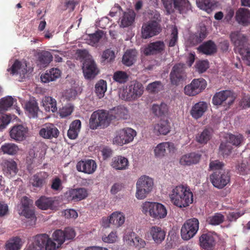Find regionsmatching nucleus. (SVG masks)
I'll use <instances>...</instances> for the list:
<instances>
[{"label": "nucleus", "mask_w": 250, "mask_h": 250, "mask_svg": "<svg viewBox=\"0 0 250 250\" xmlns=\"http://www.w3.org/2000/svg\"><path fill=\"white\" fill-rule=\"evenodd\" d=\"M171 202L179 208H186L193 201V195L190 188H173L169 194Z\"/></svg>", "instance_id": "obj_1"}, {"label": "nucleus", "mask_w": 250, "mask_h": 250, "mask_svg": "<svg viewBox=\"0 0 250 250\" xmlns=\"http://www.w3.org/2000/svg\"><path fill=\"white\" fill-rule=\"evenodd\" d=\"M56 245L52 238L46 233L39 234L33 237L31 243L26 250H55Z\"/></svg>", "instance_id": "obj_2"}, {"label": "nucleus", "mask_w": 250, "mask_h": 250, "mask_svg": "<svg viewBox=\"0 0 250 250\" xmlns=\"http://www.w3.org/2000/svg\"><path fill=\"white\" fill-rule=\"evenodd\" d=\"M144 93L143 84L136 81H132L124 88L120 93V97L125 101H130L137 99Z\"/></svg>", "instance_id": "obj_3"}, {"label": "nucleus", "mask_w": 250, "mask_h": 250, "mask_svg": "<svg viewBox=\"0 0 250 250\" xmlns=\"http://www.w3.org/2000/svg\"><path fill=\"white\" fill-rule=\"evenodd\" d=\"M142 208V211L144 214H148L155 219L164 218L167 215L166 207L161 203L146 202L143 204Z\"/></svg>", "instance_id": "obj_4"}, {"label": "nucleus", "mask_w": 250, "mask_h": 250, "mask_svg": "<svg viewBox=\"0 0 250 250\" xmlns=\"http://www.w3.org/2000/svg\"><path fill=\"white\" fill-rule=\"evenodd\" d=\"M109 123L108 113L104 110H98L91 115L89 126L92 130L104 129L107 127Z\"/></svg>", "instance_id": "obj_5"}, {"label": "nucleus", "mask_w": 250, "mask_h": 250, "mask_svg": "<svg viewBox=\"0 0 250 250\" xmlns=\"http://www.w3.org/2000/svg\"><path fill=\"white\" fill-rule=\"evenodd\" d=\"M186 66L184 63H178L174 65L169 74V80L173 85L183 84L187 79Z\"/></svg>", "instance_id": "obj_6"}, {"label": "nucleus", "mask_w": 250, "mask_h": 250, "mask_svg": "<svg viewBox=\"0 0 250 250\" xmlns=\"http://www.w3.org/2000/svg\"><path fill=\"white\" fill-rule=\"evenodd\" d=\"M136 135V131L131 128L120 129L115 132L113 142L114 144L122 146L132 142Z\"/></svg>", "instance_id": "obj_7"}, {"label": "nucleus", "mask_w": 250, "mask_h": 250, "mask_svg": "<svg viewBox=\"0 0 250 250\" xmlns=\"http://www.w3.org/2000/svg\"><path fill=\"white\" fill-rule=\"evenodd\" d=\"M167 13L170 14L173 11V7L181 14L192 11L191 5L188 0H162Z\"/></svg>", "instance_id": "obj_8"}, {"label": "nucleus", "mask_w": 250, "mask_h": 250, "mask_svg": "<svg viewBox=\"0 0 250 250\" xmlns=\"http://www.w3.org/2000/svg\"><path fill=\"white\" fill-rule=\"evenodd\" d=\"M199 221L195 218L187 220L181 227V238L186 241L193 238L199 229Z\"/></svg>", "instance_id": "obj_9"}, {"label": "nucleus", "mask_w": 250, "mask_h": 250, "mask_svg": "<svg viewBox=\"0 0 250 250\" xmlns=\"http://www.w3.org/2000/svg\"><path fill=\"white\" fill-rule=\"evenodd\" d=\"M207 85V82L203 78L194 79L184 87L185 94L189 96H195L202 92Z\"/></svg>", "instance_id": "obj_10"}, {"label": "nucleus", "mask_w": 250, "mask_h": 250, "mask_svg": "<svg viewBox=\"0 0 250 250\" xmlns=\"http://www.w3.org/2000/svg\"><path fill=\"white\" fill-rule=\"evenodd\" d=\"M162 31L160 23L157 21H149L142 26V34L144 39H148L158 35Z\"/></svg>", "instance_id": "obj_11"}, {"label": "nucleus", "mask_w": 250, "mask_h": 250, "mask_svg": "<svg viewBox=\"0 0 250 250\" xmlns=\"http://www.w3.org/2000/svg\"><path fill=\"white\" fill-rule=\"evenodd\" d=\"M212 103L215 105H220L224 103L228 105L231 104L234 101V97L233 93L229 90H223L215 94L212 98Z\"/></svg>", "instance_id": "obj_12"}, {"label": "nucleus", "mask_w": 250, "mask_h": 250, "mask_svg": "<svg viewBox=\"0 0 250 250\" xmlns=\"http://www.w3.org/2000/svg\"><path fill=\"white\" fill-rule=\"evenodd\" d=\"M229 38L235 47V52H238L248 45L246 36L240 31H236L231 32Z\"/></svg>", "instance_id": "obj_13"}, {"label": "nucleus", "mask_w": 250, "mask_h": 250, "mask_svg": "<svg viewBox=\"0 0 250 250\" xmlns=\"http://www.w3.org/2000/svg\"><path fill=\"white\" fill-rule=\"evenodd\" d=\"M83 70L84 77L87 79L94 78L99 72L95 62L91 58L85 59L83 62Z\"/></svg>", "instance_id": "obj_14"}, {"label": "nucleus", "mask_w": 250, "mask_h": 250, "mask_svg": "<svg viewBox=\"0 0 250 250\" xmlns=\"http://www.w3.org/2000/svg\"><path fill=\"white\" fill-rule=\"evenodd\" d=\"M28 128L25 125H15L10 131V136L16 142H21L26 139L28 135Z\"/></svg>", "instance_id": "obj_15"}, {"label": "nucleus", "mask_w": 250, "mask_h": 250, "mask_svg": "<svg viewBox=\"0 0 250 250\" xmlns=\"http://www.w3.org/2000/svg\"><path fill=\"white\" fill-rule=\"evenodd\" d=\"M211 182L215 188H224L229 182L230 176L228 172L215 171L210 176Z\"/></svg>", "instance_id": "obj_16"}, {"label": "nucleus", "mask_w": 250, "mask_h": 250, "mask_svg": "<svg viewBox=\"0 0 250 250\" xmlns=\"http://www.w3.org/2000/svg\"><path fill=\"white\" fill-rule=\"evenodd\" d=\"M165 49V44L163 41H158L150 42L144 49V53L146 56L162 54Z\"/></svg>", "instance_id": "obj_17"}, {"label": "nucleus", "mask_w": 250, "mask_h": 250, "mask_svg": "<svg viewBox=\"0 0 250 250\" xmlns=\"http://www.w3.org/2000/svg\"><path fill=\"white\" fill-rule=\"evenodd\" d=\"M39 134L44 139H51L57 138L60 134V131L54 124L46 123L40 130Z\"/></svg>", "instance_id": "obj_18"}, {"label": "nucleus", "mask_w": 250, "mask_h": 250, "mask_svg": "<svg viewBox=\"0 0 250 250\" xmlns=\"http://www.w3.org/2000/svg\"><path fill=\"white\" fill-rule=\"evenodd\" d=\"M76 168L78 171L90 174L95 171L97 168V164L93 160H81L77 163Z\"/></svg>", "instance_id": "obj_19"}, {"label": "nucleus", "mask_w": 250, "mask_h": 250, "mask_svg": "<svg viewBox=\"0 0 250 250\" xmlns=\"http://www.w3.org/2000/svg\"><path fill=\"white\" fill-rule=\"evenodd\" d=\"M22 210L21 215L27 218H32L35 217V212L32 207L33 201L27 196H23L21 199Z\"/></svg>", "instance_id": "obj_20"}, {"label": "nucleus", "mask_w": 250, "mask_h": 250, "mask_svg": "<svg viewBox=\"0 0 250 250\" xmlns=\"http://www.w3.org/2000/svg\"><path fill=\"white\" fill-rule=\"evenodd\" d=\"M24 108L25 113L30 118H38L40 110L38 104L34 98L30 99L25 103Z\"/></svg>", "instance_id": "obj_21"}, {"label": "nucleus", "mask_w": 250, "mask_h": 250, "mask_svg": "<svg viewBox=\"0 0 250 250\" xmlns=\"http://www.w3.org/2000/svg\"><path fill=\"white\" fill-rule=\"evenodd\" d=\"M201 154L198 152H190L182 155L179 163L183 166H190L198 163L201 159Z\"/></svg>", "instance_id": "obj_22"}, {"label": "nucleus", "mask_w": 250, "mask_h": 250, "mask_svg": "<svg viewBox=\"0 0 250 250\" xmlns=\"http://www.w3.org/2000/svg\"><path fill=\"white\" fill-rule=\"evenodd\" d=\"M167 148L169 152L173 151L175 146L173 143L171 142H163L159 144L154 149V153L155 157L162 158L166 154V149Z\"/></svg>", "instance_id": "obj_23"}, {"label": "nucleus", "mask_w": 250, "mask_h": 250, "mask_svg": "<svg viewBox=\"0 0 250 250\" xmlns=\"http://www.w3.org/2000/svg\"><path fill=\"white\" fill-rule=\"evenodd\" d=\"M48 177L47 172L41 171L33 176L30 179V182L33 187L42 188L46 184Z\"/></svg>", "instance_id": "obj_24"}, {"label": "nucleus", "mask_w": 250, "mask_h": 250, "mask_svg": "<svg viewBox=\"0 0 250 250\" xmlns=\"http://www.w3.org/2000/svg\"><path fill=\"white\" fill-rule=\"evenodd\" d=\"M208 107L206 102L203 101L198 102L192 107L190 111V114L193 118L198 119L204 114Z\"/></svg>", "instance_id": "obj_25"}, {"label": "nucleus", "mask_w": 250, "mask_h": 250, "mask_svg": "<svg viewBox=\"0 0 250 250\" xmlns=\"http://www.w3.org/2000/svg\"><path fill=\"white\" fill-rule=\"evenodd\" d=\"M200 246L205 250H213L215 245L214 238L210 233H203L199 237Z\"/></svg>", "instance_id": "obj_26"}, {"label": "nucleus", "mask_w": 250, "mask_h": 250, "mask_svg": "<svg viewBox=\"0 0 250 250\" xmlns=\"http://www.w3.org/2000/svg\"><path fill=\"white\" fill-rule=\"evenodd\" d=\"M236 21L244 26L250 23V11L244 8H239L236 13Z\"/></svg>", "instance_id": "obj_27"}, {"label": "nucleus", "mask_w": 250, "mask_h": 250, "mask_svg": "<svg viewBox=\"0 0 250 250\" xmlns=\"http://www.w3.org/2000/svg\"><path fill=\"white\" fill-rule=\"evenodd\" d=\"M207 32L205 27L201 29L191 35L188 39V41L191 45H196L201 42L207 37Z\"/></svg>", "instance_id": "obj_28"}, {"label": "nucleus", "mask_w": 250, "mask_h": 250, "mask_svg": "<svg viewBox=\"0 0 250 250\" xmlns=\"http://www.w3.org/2000/svg\"><path fill=\"white\" fill-rule=\"evenodd\" d=\"M61 72L60 69L57 68H52L46 71L45 73L41 76L42 82L44 83H49L55 81L61 76Z\"/></svg>", "instance_id": "obj_29"}, {"label": "nucleus", "mask_w": 250, "mask_h": 250, "mask_svg": "<svg viewBox=\"0 0 250 250\" xmlns=\"http://www.w3.org/2000/svg\"><path fill=\"white\" fill-rule=\"evenodd\" d=\"M150 235L157 244H160L165 238L166 232L160 227L153 226L150 229Z\"/></svg>", "instance_id": "obj_30"}, {"label": "nucleus", "mask_w": 250, "mask_h": 250, "mask_svg": "<svg viewBox=\"0 0 250 250\" xmlns=\"http://www.w3.org/2000/svg\"><path fill=\"white\" fill-rule=\"evenodd\" d=\"M128 161L127 158L122 156H117L112 159L111 166L118 170H124L128 167Z\"/></svg>", "instance_id": "obj_31"}, {"label": "nucleus", "mask_w": 250, "mask_h": 250, "mask_svg": "<svg viewBox=\"0 0 250 250\" xmlns=\"http://www.w3.org/2000/svg\"><path fill=\"white\" fill-rule=\"evenodd\" d=\"M54 201L52 198L42 196L36 201L35 204L39 208L42 210L54 209L55 208L54 205Z\"/></svg>", "instance_id": "obj_32"}, {"label": "nucleus", "mask_w": 250, "mask_h": 250, "mask_svg": "<svg viewBox=\"0 0 250 250\" xmlns=\"http://www.w3.org/2000/svg\"><path fill=\"white\" fill-rule=\"evenodd\" d=\"M137 52L135 49L127 50L123 57V63L126 66H131L136 60Z\"/></svg>", "instance_id": "obj_33"}, {"label": "nucleus", "mask_w": 250, "mask_h": 250, "mask_svg": "<svg viewBox=\"0 0 250 250\" xmlns=\"http://www.w3.org/2000/svg\"><path fill=\"white\" fill-rule=\"evenodd\" d=\"M81 122L79 120H75L70 124L67 131V136L70 139H76L80 130Z\"/></svg>", "instance_id": "obj_34"}, {"label": "nucleus", "mask_w": 250, "mask_h": 250, "mask_svg": "<svg viewBox=\"0 0 250 250\" xmlns=\"http://www.w3.org/2000/svg\"><path fill=\"white\" fill-rule=\"evenodd\" d=\"M196 4L200 9L208 13L212 12L216 6L214 0H197Z\"/></svg>", "instance_id": "obj_35"}, {"label": "nucleus", "mask_w": 250, "mask_h": 250, "mask_svg": "<svg viewBox=\"0 0 250 250\" xmlns=\"http://www.w3.org/2000/svg\"><path fill=\"white\" fill-rule=\"evenodd\" d=\"M136 14L133 11L124 12L121 19L120 26L122 27H126L131 25L134 21Z\"/></svg>", "instance_id": "obj_36"}, {"label": "nucleus", "mask_w": 250, "mask_h": 250, "mask_svg": "<svg viewBox=\"0 0 250 250\" xmlns=\"http://www.w3.org/2000/svg\"><path fill=\"white\" fill-rule=\"evenodd\" d=\"M53 60V56L47 51H42L38 54V61L43 67L47 66Z\"/></svg>", "instance_id": "obj_37"}, {"label": "nucleus", "mask_w": 250, "mask_h": 250, "mask_svg": "<svg viewBox=\"0 0 250 250\" xmlns=\"http://www.w3.org/2000/svg\"><path fill=\"white\" fill-rule=\"evenodd\" d=\"M69 194L71 199L75 201L83 199L88 195L86 188H71Z\"/></svg>", "instance_id": "obj_38"}, {"label": "nucleus", "mask_w": 250, "mask_h": 250, "mask_svg": "<svg viewBox=\"0 0 250 250\" xmlns=\"http://www.w3.org/2000/svg\"><path fill=\"white\" fill-rule=\"evenodd\" d=\"M42 105L46 111L54 113L57 111L56 100L50 96H45L42 100Z\"/></svg>", "instance_id": "obj_39"}, {"label": "nucleus", "mask_w": 250, "mask_h": 250, "mask_svg": "<svg viewBox=\"0 0 250 250\" xmlns=\"http://www.w3.org/2000/svg\"><path fill=\"white\" fill-rule=\"evenodd\" d=\"M198 50L206 55H211L216 52V46L211 41H208L201 45Z\"/></svg>", "instance_id": "obj_40"}, {"label": "nucleus", "mask_w": 250, "mask_h": 250, "mask_svg": "<svg viewBox=\"0 0 250 250\" xmlns=\"http://www.w3.org/2000/svg\"><path fill=\"white\" fill-rule=\"evenodd\" d=\"M154 131L160 135H167L170 131V125L167 120H161L155 125Z\"/></svg>", "instance_id": "obj_41"}, {"label": "nucleus", "mask_w": 250, "mask_h": 250, "mask_svg": "<svg viewBox=\"0 0 250 250\" xmlns=\"http://www.w3.org/2000/svg\"><path fill=\"white\" fill-rule=\"evenodd\" d=\"M111 116L117 120L126 119L128 118V110L124 106H118L114 108L111 111Z\"/></svg>", "instance_id": "obj_42"}, {"label": "nucleus", "mask_w": 250, "mask_h": 250, "mask_svg": "<svg viewBox=\"0 0 250 250\" xmlns=\"http://www.w3.org/2000/svg\"><path fill=\"white\" fill-rule=\"evenodd\" d=\"M111 225L115 228H119L125 223V217L123 213L114 212L111 215Z\"/></svg>", "instance_id": "obj_43"}, {"label": "nucleus", "mask_w": 250, "mask_h": 250, "mask_svg": "<svg viewBox=\"0 0 250 250\" xmlns=\"http://www.w3.org/2000/svg\"><path fill=\"white\" fill-rule=\"evenodd\" d=\"M153 185V179L145 175L141 176L136 183V188H152Z\"/></svg>", "instance_id": "obj_44"}, {"label": "nucleus", "mask_w": 250, "mask_h": 250, "mask_svg": "<svg viewBox=\"0 0 250 250\" xmlns=\"http://www.w3.org/2000/svg\"><path fill=\"white\" fill-rule=\"evenodd\" d=\"M52 240L56 245V249L61 247L65 241V235L63 230L61 229L56 230L52 235Z\"/></svg>", "instance_id": "obj_45"}, {"label": "nucleus", "mask_w": 250, "mask_h": 250, "mask_svg": "<svg viewBox=\"0 0 250 250\" xmlns=\"http://www.w3.org/2000/svg\"><path fill=\"white\" fill-rule=\"evenodd\" d=\"M7 71L10 72V74L12 75L18 74V73L20 75H24L27 73L26 68L24 67L22 69L21 62L18 60L14 62L10 68L7 69Z\"/></svg>", "instance_id": "obj_46"}, {"label": "nucleus", "mask_w": 250, "mask_h": 250, "mask_svg": "<svg viewBox=\"0 0 250 250\" xmlns=\"http://www.w3.org/2000/svg\"><path fill=\"white\" fill-rule=\"evenodd\" d=\"M225 220V216L221 213H215L208 216L206 222L209 225L217 226L222 224Z\"/></svg>", "instance_id": "obj_47"}, {"label": "nucleus", "mask_w": 250, "mask_h": 250, "mask_svg": "<svg viewBox=\"0 0 250 250\" xmlns=\"http://www.w3.org/2000/svg\"><path fill=\"white\" fill-rule=\"evenodd\" d=\"M151 110L155 116L161 117L165 115V114L167 113L168 108L166 104L162 103L160 104H153Z\"/></svg>", "instance_id": "obj_48"}, {"label": "nucleus", "mask_w": 250, "mask_h": 250, "mask_svg": "<svg viewBox=\"0 0 250 250\" xmlns=\"http://www.w3.org/2000/svg\"><path fill=\"white\" fill-rule=\"evenodd\" d=\"M211 137V131L208 129H205L202 132L196 135V140L200 144H205L210 139Z\"/></svg>", "instance_id": "obj_49"}, {"label": "nucleus", "mask_w": 250, "mask_h": 250, "mask_svg": "<svg viewBox=\"0 0 250 250\" xmlns=\"http://www.w3.org/2000/svg\"><path fill=\"white\" fill-rule=\"evenodd\" d=\"M3 154L13 155L17 153L19 150L18 146L12 143H6L2 145L0 148Z\"/></svg>", "instance_id": "obj_50"}, {"label": "nucleus", "mask_w": 250, "mask_h": 250, "mask_svg": "<svg viewBox=\"0 0 250 250\" xmlns=\"http://www.w3.org/2000/svg\"><path fill=\"white\" fill-rule=\"evenodd\" d=\"M95 88L97 96L100 99L103 98L107 89L106 82L103 80H100L95 84Z\"/></svg>", "instance_id": "obj_51"}, {"label": "nucleus", "mask_w": 250, "mask_h": 250, "mask_svg": "<svg viewBox=\"0 0 250 250\" xmlns=\"http://www.w3.org/2000/svg\"><path fill=\"white\" fill-rule=\"evenodd\" d=\"M113 80L120 84H124L129 79V75L126 72L123 71H117L113 75Z\"/></svg>", "instance_id": "obj_52"}, {"label": "nucleus", "mask_w": 250, "mask_h": 250, "mask_svg": "<svg viewBox=\"0 0 250 250\" xmlns=\"http://www.w3.org/2000/svg\"><path fill=\"white\" fill-rule=\"evenodd\" d=\"M13 98L11 96H7L0 100V113L7 110L13 104Z\"/></svg>", "instance_id": "obj_53"}, {"label": "nucleus", "mask_w": 250, "mask_h": 250, "mask_svg": "<svg viewBox=\"0 0 250 250\" xmlns=\"http://www.w3.org/2000/svg\"><path fill=\"white\" fill-rule=\"evenodd\" d=\"M21 238L19 237L13 238L6 244V248L8 250H19L22 246Z\"/></svg>", "instance_id": "obj_54"}, {"label": "nucleus", "mask_w": 250, "mask_h": 250, "mask_svg": "<svg viewBox=\"0 0 250 250\" xmlns=\"http://www.w3.org/2000/svg\"><path fill=\"white\" fill-rule=\"evenodd\" d=\"M104 32L102 30H98L95 33L89 35V39L88 40V44L92 46H94L99 42L102 38Z\"/></svg>", "instance_id": "obj_55"}, {"label": "nucleus", "mask_w": 250, "mask_h": 250, "mask_svg": "<svg viewBox=\"0 0 250 250\" xmlns=\"http://www.w3.org/2000/svg\"><path fill=\"white\" fill-rule=\"evenodd\" d=\"M163 85L160 81H155L153 83H149L147 87L146 90L148 92L151 93H158L163 89Z\"/></svg>", "instance_id": "obj_56"}, {"label": "nucleus", "mask_w": 250, "mask_h": 250, "mask_svg": "<svg viewBox=\"0 0 250 250\" xmlns=\"http://www.w3.org/2000/svg\"><path fill=\"white\" fill-rule=\"evenodd\" d=\"M232 147L227 142H222L219 146V153L224 157H227L231 153Z\"/></svg>", "instance_id": "obj_57"}, {"label": "nucleus", "mask_w": 250, "mask_h": 250, "mask_svg": "<svg viewBox=\"0 0 250 250\" xmlns=\"http://www.w3.org/2000/svg\"><path fill=\"white\" fill-rule=\"evenodd\" d=\"M244 140V137L242 135L239 134L238 135H233L232 134L229 135L228 143L232 144L233 145L238 146Z\"/></svg>", "instance_id": "obj_58"}, {"label": "nucleus", "mask_w": 250, "mask_h": 250, "mask_svg": "<svg viewBox=\"0 0 250 250\" xmlns=\"http://www.w3.org/2000/svg\"><path fill=\"white\" fill-rule=\"evenodd\" d=\"M137 234L131 230L126 231L123 237L124 242L127 245L131 246L133 244L134 239H135Z\"/></svg>", "instance_id": "obj_59"}, {"label": "nucleus", "mask_w": 250, "mask_h": 250, "mask_svg": "<svg viewBox=\"0 0 250 250\" xmlns=\"http://www.w3.org/2000/svg\"><path fill=\"white\" fill-rule=\"evenodd\" d=\"M4 167L7 169L10 174H16L18 172L16 163L14 161H6Z\"/></svg>", "instance_id": "obj_60"}, {"label": "nucleus", "mask_w": 250, "mask_h": 250, "mask_svg": "<svg viewBox=\"0 0 250 250\" xmlns=\"http://www.w3.org/2000/svg\"><path fill=\"white\" fill-rule=\"evenodd\" d=\"M114 58V52L112 50L108 49L103 52L101 59L102 62H108L113 61Z\"/></svg>", "instance_id": "obj_61"}, {"label": "nucleus", "mask_w": 250, "mask_h": 250, "mask_svg": "<svg viewBox=\"0 0 250 250\" xmlns=\"http://www.w3.org/2000/svg\"><path fill=\"white\" fill-rule=\"evenodd\" d=\"M79 2V0H65L63 3V8L62 9L63 10L68 9L69 12H72L75 10Z\"/></svg>", "instance_id": "obj_62"}, {"label": "nucleus", "mask_w": 250, "mask_h": 250, "mask_svg": "<svg viewBox=\"0 0 250 250\" xmlns=\"http://www.w3.org/2000/svg\"><path fill=\"white\" fill-rule=\"evenodd\" d=\"M170 38L168 42V46L169 47H173L176 45L178 41V29L176 26L172 28Z\"/></svg>", "instance_id": "obj_63"}, {"label": "nucleus", "mask_w": 250, "mask_h": 250, "mask_svg": "<svg viewBox=\"0 0 250 250\" xmlns=\"http://www.w3.org/2000/svg\"><path fill=\"white\" fill-rule=\"evenodd\" d=\"M238 53L243 58V59L246 61L247 64L250 65V48L248 46L240 50Z\"/></svg>", "instance_id": "obj_64"}]
</instances>
